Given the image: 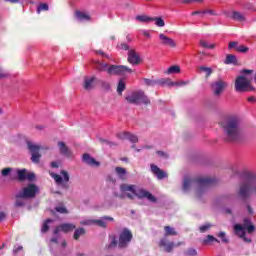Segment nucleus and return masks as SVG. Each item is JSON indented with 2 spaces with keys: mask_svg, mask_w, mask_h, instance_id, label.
Instances as JSON below:
<instances>
[{
  "mask_svg": "<svg viewBox=\"0 0 256 256\" xmlns=\"http://www.w3.org/2000/svg\"><path fill=\"white\" fill-rule=\"evenodd\" d=\"M223 133L224 141L227 143H237L243 138L241 120L237 116H229L219 123Z\"/></svg>",
  "mask_w": 256,
  "mask_h": 256,
  "instance_id": "obj_1",
  "label": "nucleus"
},
{
  "mask_svg": "<svg viewBox=\"0 0 256 256\" xmlns=\"http://www.w3.org/2000/svg\"><path fill=\"white\" fill-rule=\"evenodd\" d=\"M217 185V179L209 177H198L195 179L185 178L183 182V191H189L191 187L195 188L196 196L201 197L210 187Z\"/></svg>",
  "mask_w": 256,
  "mask_h": 256,
  "instance_id": "obj_2",
  "label": "nucleus"
},
{
  "mask_svg": "<svg viewBox=\"0 0 256 256\" xmlns=\"http://www.w3.org/2000/svg\"><path fill=\"white\" fill-rule=\"evenodd\" d=\"M120 190L122 193H127L128 191L130 193H133L138 199H148V201H151V203H157V198L151 194V192L141 188L137 191V186L133 184H122L120 186Z\"/></svg>",
  "mask_w": 256,
  "mask_h": 256,
  "instance_id": "obj_3",
  "label": "nucleus"
},
{
  "mask_svg": "<svg viewBox=\"0 0 256 256\" xmlns=\"http://www.w3.org/2000/svg\"><path fill=\"white\" fill-rule=\"evenodd\" d=\"M234 230L238 235H240L242 239H244V241H246V243H251V239L246 238L245 235H247V233L251 235V233L255 231V225H253L249 218H245L243 220V225L235 224ZM245 230L247 231V233L245 232Z\"/></svg>",
  "mask_w": 256,
  "mask_h": 256,
  "instance_id": "obj_4",
  "label": "nucleus"
},
{
  "mask_svg": "<svg viewBox=\"0 0 256 256\" xmlns=\"http://www.w3.org/2000/svg\"><path fill=\"white\" fill-rule=\"evenodd\" d=\"M127 103H130L131 105H141L143 103L144 105H150L151 100H149V97L145 95L144 91H136L132 92L128 96H126Z\"/></svg>",
  "mask_w": 256,
  "mask_h": 256,
  "instance_id": "obj_5",
  "label": "nucleus"
},
{
  "mask_svg": "<svg viewBox=\"0 0 256 256\" xmlns=\"http://www.w3.org/2000/svg\"><path fill=\"white\" fill-rule=\"evenodd\" d=\"M235 91L243 93L245 91H255V88L251 85V80L247 79L244 75L237 76L235 80Z\"/></svg>",
  "mask_w": 256,
  "mask_h": 256,
  "instance_id": "obj_6",
  "label": "nucleus"
},
{
  "mask_svg": "<svg viewBox=\"0 0 256 256\" xmlns=\"http://www.w3.org/2000/svg\"><path fill=\"white\" fill-rule=\"evenodd\" d=\"M60 174L63 177H61V175L59 174H52V178L54 179L55 183H57V185L61 186L62 189L69 191V189H71V186L69 185V181L71 179V177L69 176V172H67L66 170H62Z\"/></svg>",
  "mask_w": 256,
  "mask_h": 256,
  "instance_id": "obj_7",
  "label": "nucleus"
},
{
  "mask_svg": "<svg viewBox=\"0 0 256 256\" xmlns=\"http://www.w3.org/2000/svg\"><path fill=\"white\" fill-rule=\"evenodd\" d=\"M131 239H133V233H131L129 229L124 228L119 235V240H118L119 249L127 248L129 243H131Z\"/></svg>",
  "mask_w": 256,
  "mask_h": 256,
  "instance_id": "obj_8",
  "label": "nucleus"
},
{
  "mask_svg": "<svg viewBox=\"0 0 256 256\" xmlns=\"http://www.w3.org/2000/svg\"><path fill=\"white\" fill-rule=\"evenodd\" d=\"M20 192L28 199H35L39 195V186L35 183H30L26 187H23Z\"/></svg>",
  "mask_w": 256,
  "mask_h": 256,
  "instance_id": "obj_9",
  "label": "nucleus"
},
{
  "mask_svg": "<svg viewBox=\"0 0 256 256\" xmlns=\"http://www.w3.org/2000/svg\"><path fill=\"white\" fill-rule=\"evenodd\" d=\"M126 73H135V70L125 65H110L108 75H125Z\"/></svg>",
  "mask_w": 256,
  "mask_h": 256,
  "instance_id": "obj_10",
  "label": "nucleus"
},
{
  "mask_svg": "<svg viewBox=\"0 0 256 256\" xmlns=\"http://www.w3.org/2000/svg\"><path fill=\"white\" fill-rule=\"evenodd\" d=\"M228 85L229 84L226 81L219 78L218 80H216L215 82H213L211 84V89L213 91V94L216 97H219V95H221V93H223V91H225V89H227Z\"/></svg>",
  "mask_w": 256,
  "mask_h": 256,
  "instance_id": "obj_11",
  "label": "nucleus"
},
{
  "mask_svg": "<svg viewBox=\"0 0 256 256\" xmlns=\"http://www.w3.org/2000/svg\"><path fill=\"white\" fill-rule=\"evenodd\" d=\"M28 149L31 152V161L32 163H39L41 161V153L39 151L41 150V146L34 144L33 142H28Z\"/></svg>",
  "mask_w": 256,
  "mask_h": 256,
  "instance_id": "obj_12",
  "label": "nucleus"
},
{
  "mask_svg": "<svg viewBox=\"0 0 256 256\" xmlns=\"http://www.w3.org/2000/svg\"><path fill=\"white\" fill-rule=\"evenodd\" d=\"M181 245H183V242H178L175 244L174 242L169 241L167 238H161L158 243V247L164 248L166 253H172L175 247H181Z\"/></svg>",
  "mask_w": 256,
  "mask_h": 256,
  "instance_id": "obj_13",
  "label": "nucleus"
},
{
  "mask_svg": "<svg viewBox=\"0 0 256 256\" xmlns=\"http://www.w3.org/2000/svg\"><path fill=\"white\" fill-rule=\"evenodd\" d=\"M127 61L128 63H130V65L137 66L141 65L143 60L141 59V55H139V53L135 51V49H131L128 51Z\"/></svg>",
  "mask_w": 256,
  "mask_h": 256,
  "instance_id": "obj_14",
  "label": "nucleus"
},
{
  "mask_svg": "<svg viewBox=\"0 0 256 256\" xmlns=\"http://www.w3.org/2000/svg\"><path fill=\"white\" fill-rule=\"evenodd\" d=\"M27 197H25L21 192H18L15 195L14 208L15 209H23V207L27 206Z\"/></svg>",
  "mask_w": 256,
  "mask_h": 256,
  "instance_id": "obj_15",
  "label": "nucleus"
},
{
  "mask_svg": "<svg viewBox=\"0 0 256 256\" xmlns=\"http://www.w3.org/2000/svg\"><path fill=\"white\" fill-rule=\"evenodd\" d=\"M150 168H151V172L157 177V179L159 180L167 179L168 177L167 172L163 171L157 165L151 164Z\"/></svg>",
  "mask_w": 256,
  "mask_h": 256,
  "instance_id": "obj_16",
  "label": "nucleus"
},
{
  "mask_svg": "<svg viewBox=\"0 0 256 256\" xmlns=\"http://www.w3.org/2000/svg\"><path fill=\"white\" fill-rule=\"evenodd\" d=\"M97 78L95 76L92 77H84V83L83 88L85 91H92V89H95V80Z\"/></svg>",
  "mask_w": 256,
  "mask_h": 256,
  "instance_id": "obj_17",
  "label": "nucleus"
},
{
  "mask_svg": "<svg viewBox=\"0 0 256 256\" xmlns=\"http://www.w3.org/2000/svg\"><path fill=\"white\" fill-rule=\"evenodd\" d=\"M159 39H160L162 45H165L166 47H172V48L177 47L175 40L167 37L165 34H160Z\"/></svg>",
  "mask_w": 256,
  "mask_h": 256,
  "instance_id": "obj_18",
  "label": "nucleus"
},
{
  "mask_svg": "<svg viewBox=\"0 0 256 256\" xmlns=\"http://www.w3.org/2000/svg\"><path fill=\"white\" fill-rule=\"evenodd\" d=\"M58 147L61 155H65V157H71V150L67 147L65 142H58Z\"/></svg>",
  "mask_w": 256,
  "mask_h": 256,
  "instance_id": "obj_19",
  "label": "nucleus"
},
{
  "mask_svg": "<svg viewBox=\"0 0 256 256\" xmlns=\"http://www.w3.org/2000/svg\"><path fill=\"white\" fill-rule=\"evenodd\" d=\"M74 16L78 21H91V16L80 10H76Z\"/></svg>",
  "mask_w": 256,
  "mask_h": 256,
  "instance_id": "obj_20",
  "label": "nucleus"
},
{
  "mask_svg": "<svg viewBox=\"0 0 256 256\" xmlns=\"http://www.w3.org/2000/svg\"><path fill=\"white\" fill-rule=\"evenodd\" d=\"M60 227L63 233H71V231H75L76 228L75 224L72 223H63Z\"/></svg>",
  "mask_w": 256,
  "mask_h": 256,
  "instance_id": "obj_21",
  "label": "nucleus"
},
{
  "mask_svg": "<svg viewBox=\"0 0 256 256\" xmlns=\"http://www.w3.org/2000/svg\"><path fill=\"white\" fill-rule=\"evenodd\" d=\"M230 18L233 19V21H239L240 23L245 21V14L239 12V11H233Z\"/></svg>",
  "mask_w": 256,
  "mask_h": 256,
  "instance_id": "obj_22",
  "label": "nucleus"
},
{
  "mask_svg": "<svg viewBox=\"0 0 256 256\" xmlns=\"http://www.w3.org/2000/svg\"><path fill=\"white\" fill-rule=\"evenodd\" d=\"M94 69H96V71H107L109 70V64L107 63H101L99 61L94 62Z\"/></svg>",
  "mask_w": 256,
  "mask_h": 256,
  "instance_id": "obj_23",
  "label": "nucleus"
},
{
  "mask_svg": "<svg viewBox=\"0 0 256 256\" xmlns=\"http://www.w3.org/2000/svg\"><path fill=\"white\" fill-rule=\"evenodd\" d=\"M156 85H160L161 87H165V85H167L168 87H173L175 83H173L169 78H162L156 80Z\"/></svg>",
  "mask_w": 256,
  "mask_h": 256,
  "instance_id": "obj_24",
  "label": "nucleus"
},
{
  "mask_svg": "<svg viewBox=\"0 0 256 256\" xmlns=\"http://www.w3.org/2000/svg\"><path fill=\"white\" fill-rule=\"evenodd\" d=\"M225 65H237V56L228 54L224 61Z\"/></svg>",
  "mask_w": 256,
  "mask_h": 256,
  "instance_id": "obj_25",
  "label": "nucleus"
},
{
  "mask_svg": "<svg viewBox=\"0 0 256 256\" xmlns=\"http://www.w3.org/2000/svg\"><path fill=\"white\" fill-rule=\"evenodd\" d=\"M136 21H139V23H151L153 21V17H149L147 15H137L135 17Z\"/></svg>",
  "mask_w": 256,
  "mask_h": 256,
  "instance_id": "obj_26",
  "label": "nucleus"
},
{
  "mask_svg": "<svg viewBox=\"0 0 256 256\" xmlns=\"http://www.w3.org/2000/svg\"><path fill=\"white\" fill-rule=\"evenodd\" d=\"M164 231H165V237H173L175 235H178L177 231H175V228L171 226H165Z\"/></svg>",
  "mask_w": 256,
  "mask_h": 256,
  "instance_id": "obj_27",
  "label": "nucleus"
},
{
  "mask_svg": "<svg viewBox=\"0 0 256 256\" xmlns=\"http://www.w3.org/2000/svg\"><path fill=\"white\" fill-rule=\"evenodd\" d=\"M116 174L118 175L119 179L125 180V175H127V170L123 167H116L115 168Z\"/></svg>",
  "mask_w": 256,
  "mask_h": 256,
  "instance_id": "obj_28",
  "label": "nucleus"
},
{
  "mask_svg": "<svg viewBox=\"0 0 256 256\" xmlns=\"http://www.w3.org/2000/svg\"><path fill=\"white\" fill-rule=\"evenodd\" d=\"M85 233H87L85 228H78L74 231L73 239H75V241H78L79 237H81V235H85Z\"/></svg>",
  "mask_w": 256,
  "mask_h": 256,
  "instance_id": "obj_29",
  "label": "nucleus"
},
{
  "mask_svg": "<svg viewBox=\"0 0 256 256\" xmlns=\"http://www.w3.org/2000/svg\"><path fill=\"white\" fill-rule=\"evenodd\" d=\"M50 223H53V219H46L42 225V228H41V232L42 233H47V231H49L50 227H49V224Z\"/></svg>",
  "mask_w": 256,
  "mask_h": 256,
  "instance_id": "obj_30",
  "label": "nucleus"
},
{
  "mask_svg": "<svg viewBox=\"0 0 256 256\" xmlns=\"http://www.w3.org/2000/svg\"><path fill=\"white\" fill-rule=\"evenodd\" d=\"M18 181H25L27 179V169L17 171Z\"/></svg>",
  "mask_w": 256,
  "mask_h": 256,
  "instance_id": "obj_31",
  "label": "nucleus"
},
{
  "mask_svg": "<svg viewBox=\"0 0 256 256\" xmlns=\"http://www.w3.org/2000/svg\"><path fill=\"white\" fill-rule=\"evenodd\" d=\"M124 137L126 139H129L131 141V143H137L139 141V138L136 135L131 134L129 132H125Z\"/></svg>",
  "mask_w": 256,
  "mask_h": 256,
  "instance_id": "obj_32",
  "label": "nucleus"
},
{
  "mask_svg": "<svg viewBox=\"0 0 256 256\" xmlns=\"http://www.w3.org/2000/svg\"><path fill=\"white\" fill-rule=\"evenodd\" d=\"M92 223L94 225H97L98 227H102V229H105L107 227V222H105V219H97V220H92Z\"/></svg>",
  "mask_w": 256,
  "mask_h": 256,
  "instance_id": "obj_33",
  "label": "nucleus"
},
{
  "mask_svg": "<svg viewBox=\"0 0 256 256\" xmlns=\"http://www.w3.org/2000/svg\"><path fill=\"white\" fill-rule=\"evenodd\" d=\"M143 82L147 87H155L157 85V80L155 79L143 78Z\"/></svg>",
  "mask_w": 256,
  "mask_h": 256,
  "instance_id": "obj_34",
  "label": "nucleus"
},
{
  "mask_svg": "<svg viewBox=\"0 0 256 256\" xmlns=\"http://www.w3.org/2000/svg\"><path fill=\"white\" fill-rule=\"evenodd\" d=\"M199 71L206 73V78L211 77V74L213 73V69L207 66H199Z\"/></svg>",
  "mask_w": 256,
  "mask_h": 256,
  "instance_id": "obj_35",
  "label": "nucleus"
},
{
  "mask_svg": "<svg viewBox=\"0 0 256 256\" xmlns=\"http://www.w3.org/2000/svg\"><path fill=\"white\" fill-rule=\"evenodd\" d=\"M181 72V67L177 66V65H174V66H171L170 68H168L167 70V74L168 75H171L173 73H180Z\"/></svg>",
  "mask_w": 256,
  "mask_h": 256,
  "instance_id": "obj_36",
  "label": "nucleus"
},
{
  "mask_svg": "<svg viewBox=\"0 0 256 256\" xmlns=\"http://www.w3.org/2000/svg\"><path fill=\"white\" fill-rule=\"evenodd\" d=\"M55 211L57 213H60L61 215H67L69 214V210L65 206H56Z\"/></svg>",
  "mask_w": 256,
  "mask_h": 256,
  "instance_id": "obj_37",
  "label": "nucleus"
},
{
  "mask_svg": "<svg viewBox=\"0 0 256 256\" xmlns=\"http://www.w3.org/2000/svg\"><path fill=\"white\" fill-rule=\"evenodd\" d=\"M153 21H155V25L157 27H165V21L161 17H152Z\"/></svg>",
  "mask_w": 256,
  "mask_h": 256,
  "instance_id": "obj_38",
  "label": "nucleus"
},
{
  "mask_svg": "<svg viewBox=\"0 0 256 256\" xmlns=\"http://www.w3.org/2000/svg\"><path fill=\"white\" fill-rule=\"evenodd\" d=\"M200 47H203L204 49H215V44H209L205 40H200Z\"/></svg>",
  "mask_w": 256,
  "mask_h": 256,
  "instance_id": "obj_39",
  "label": "nucleus"
},
{
  "mask_svg": "<svg viewBox=\"0 0 256 256\" xmlns=\"http://www.w3.org/2000/svg\"><path fill=\"white\" fill-rule=\"evenodd\" d=\"M215 241L216 243H219V240L215 238L213 235H207L206 239L203 240L204 245H207V243H211Z\"/></svg>",
  "mask_w": 256,
  "mask_h": 256,
  "instance_id": "obj_40",
  "label": "nucleus"
},
{
  "mask_svg": "<svg viewBox=\"0 0 256 256\" xmlns=\"http://www.w3.org/2000/svg\"><path fill=\"white\" fill-rule=\"evenodd\" d=\"M125 88H126L125 82L123 80H119L118 86H117V92L119 93V95L123 93Z\"/></svg>",
  "mask_w": 256,
  "mask_h": 256,
  "instance_id": "obj_41",
  "label": "nucleus"
},
{
  "mask_svg": "<svg viewBox=\"0 0 256 256\" xmlns=\"http://www.w3.org/2000/svg\"><path fill=\"white\" fill-rule=\"evenodd\" d=\"M243 9H245L246 11H256L255 9V4L251 3V2H247L243 5Z\"/></svg>",
  "mask_w": 256,
  "mask_h": 256,
  "instance_id": "obj_42",
  "label": "nucleus"
},
{
  "mask_svg": "<svg viewBox=\"0 0 256 256\" xmlns=\"http://www.w3.org/2000/svg\"><path fill=\"white\" fill-rule=\"evenodd\" d=\"M41 11H49V5L47 3H42L37 7V13H41Z\"/></svg>",
  "mask_w": 256,
  "mask_h": 256,
  "instance_id": "obj_43",
  "label": "nucleus"
},
{
  "mask_svg": "<svg viewBox=\"0 0 256 256\" xmlns=\"http://www.w3.org/2000/svg\"><path fill=\"white\" fill-rule=\"evenodd\" d=\"M236 51L238 53H247V51H249V47H247L245 45H239L236 47Z\"/></svg>",
  "mask_w": 256,
  "mask_h": 256,
  "instance_id": "obj_44",
  "label": "nucleus"
},
{
  "mask_svg": "<svg viewBox=\"0 0 256 256\" xmlns=\"http://www.w3.org/2000/svg\"><path fill=\"white\" fill-rule=\"evenodd\" d=\"M91 160H93V157H91L89 154H84L82 157V161H84L86 165H91Z\"/></svg>",
  "mask_w": 256,
  "mask_h": 256,
  "instance_id": "obj_45",
  "label": "nucleus"
},
{
  "mask_svg": "<svg viewBox=\"0 0 256 256\" xmlns=\"http://www.w3.org/2000/svg\"><path fill=\"white\" fill-rule=\"evenodd\" d=\"M211 229V224L207 223L199 227L200 233H205V231H209Z\"/></svg>",
  "mask_w": 256,
  "mask_h": 256,
  "instance_id": "obj_46",
  "label": "nucleus"
},
{
  "mask_svg": "<svg viewBox=\"0 0 256 256\" xmlns=\"http://www.w3.org/2000/svg\"><path fill=\"white\" fill-rule=\"evenodd\" d=\"M237 47H239V42L232 41L228 44V49H235L237 51Z\"/></svg>",
  "mask_w": 256,
  "mask_h": 256,
  "instance_id": "obj_47",
  "label": "nucleus"
},
{
  "mask_svg": "<svg viewBox=\"0 0 256 256\" xmlns=\"http://www.w3.org/2000/svg\"><path fill=\"white\" fill-rule=\"evenodd\" d=\"M117 238L113 237L112 241L110 242V244L108 246H106L107 249H113V247L117 246Z\"/></svg>",
  "mask_w": 256,
  "mask_h": 256,
  "instance_id": "obj_48",
  "label": "nucleus"
},
{
  "mask_svg": "<svg viewBox=\"0 0 256 256\" xmlns=\"http://www.w3.org/2000/svg\"><path fill=\"white\" fill-rule=\"evenodd\" d=\"M99 141H100V143H106V145H109L110 147L117 146V144L115 142H111V141L105 140L103 138H100Z\"/></svg>",
  "mask_w": 256,
  "mask_h": 256,
  "instance_id": "obj_49",
  "label": "nucleus"
},
{
  "mask_svg": "<svg viewBox=\"0 0 256 256\" xmlns=\"http://www.w3.org/2000/svg\"><path fill=\"white\" fill-rule=\"evenodd\" d=\"M185 255L188 256H197V250H195L194 248H190L185 252Z\"/></svg>",
  "mask_w": 256,
  "mask_h": 256,
  "instance_id": "obj_50",
  "label": "nucleus"
},
{
  "mask_svg": "<svg viewBox=\"0 0 256 256\" xmlns=\"http://www.w3.org/2000/svg\"><path fill=\"white\" fill-rule=\"evenodd\" d=\"M101 87L102 89H105V91H109V89H111V84H109V82L102 81Z\"/></svg>",
  "mask_w": 256,
  "mask_h": 256,
  "instance_id": "obj_51",
  "label": "nucleus"
},
{
  "mask_svg": "<svg viewBox=\"0 0 256 256\" xmlns=\"http://www.w3.org/2000/svg\"><path fill=\"white\" fill-rule=\"evenodd\" d=\"M218 237H219L220 239H222V243H229V240H227V238H225V232H220V233L218 234Z\"/></svg>",
  "mask_w": 256,
  "mask_h": 256,
  "instance_id": "obj_52",
  "label": "nucleus"
},
{
  "mask_svg": "<svg viewBox=\"0 0 256 256\" xmlns=\"http://www.w3.org/2000/svg\"><path fill=\"white\" fill-rule=\"evenodd\" d=\"M101 165L100 162H98L97 160H95V158H92L91 162H90V167H99Z\"/></svg>",
  "mask_w": 256,
  "mask_h": 256,
  "instance_id": "obj_53",
  "label": "nucleus"
},
{
  "mask_svg": "<svg viewBox=\"0 0 256 256\" xmlns=\"http://www.w3.org/2000/svg\"><path fill=\"white\" fill-rule=\"evenodd\" d=\"M27 181H33L35 179V173L30 172L26 174Z\"/></svg>",
  "mask_w": 256,
  "mask_h": 256,
  "instance_id": "obj_54",
  "label": "nucleus"
},
{
  "mask_svg": "<svg viewBox=\"0 0 256 256\" xmlns=\"http://www.w3.org/2000/svg\"><path fill=\"white\" fill-rule=\"evenodd\" d=\"M120 49H122L123 51H131V49L129 48V46L127 45V43H121L120 44Z\"/></svg>",
  "mask_w": 256,
  "mask_h": 256,
  "instance_id": "obj_55",
  "label": "nucleus"
},
{
  "mask_svg": "<svg viewBox=\"0 0 256 256\" xmlns=\"http://www.w3.org/2000/svg\"><path fill=\"white\" fill-rule=\"evenodd\" d=\"M10 173H11V168H4L2 170L3 177H7V175H9Z\"/></svg>",
  "mask_w": 256,
  "mask_h": 256,
  "instance_id": "obj_56",
  "label": "nucleus"
},
{
  "mask_svg": "<svg viewBox=\"0 0 256 256\" xmlns=\"http://www.w3.org/2000/svg\"><path fill=\"white\" fill-rule=\"evenodd\" d=\"M241 75H251V73H253V70H249V69H243L240 71Z\"/></svg>",
  "mask_w": 256,
  "mask_h": 256,
  "instance_id": "obj_57",
  "label": "nucleus"
},
{
  "mask_svg": "<svg viewBox=\"0 0 256 256\" xmlns=\"http://www.w3.org/2000/svg\"><path fill=\"white\" fill-rule=\"evenodd\" d=\"M157 155H159V157H163L164 159H167V157H169L167 155V153L163 152V151H156Z\"/></svg>",
  "mask_w": 256,
  "mask_h": 256,
  "instance_id": "obj_58",
  "label": "nucleus"
},
{
  "mask_svg": "<svg viewBox=\"0 0 256 256\" xmlns=\"http://www.w3.org/2000/svg\"><path fill=\"white\" fill-rule=\"evenodd\" d=\"M19 251H23V246L15 247V248L13 249L14 255H17V253H19Z\"/></svg>",
  "mask_w": 256,
  "mask_h": 256,
  "instance_id": "obj_59",
  "label": "nucleus"
},
{
  "mask_svg": "<svg viewBox=\"0 0 256 256\" xmlns=\"http://www.w3.org/2000/svg\"><path fill=\"white\" fill-rule=\"evenodd\" d=\"M207 13H209V15H217V14H215V10H204V11H202L203 15H205Z\"/></svg>",
  "mask_w": 256,
  "mask_h": 256,
  "instance_id": "obj_60",
  "label": "nucleus"
},
{
  "mask_svg": "<svg viewBox=\"0 0 256 256\" xmlns=\"http://www.w3.org/2000/svg\"><path fill=\"white\" fill-rule=\"evenodd\" d=\"M61 231H62V230H61V225H59V226H57V227L54 229V232H53V233H54L55 235H59V233H61Z\"/></svg>",
  "mask_w": 256,
  "mask_h": 256,
  "instance_id": "obj_61",
  "label": "nucleus"
},
{
  "mask_svg": "<svg viewBox=\"0 0 256 256\" xmlns=\"http://www.w3.org/2000/svg\"><path fill=\"white\" fill-rule=\"evenodd\" d=\"M248 102L249 103H256V99H255V97L254 96H250V97H248Z\"/></svg>",
  "mask_w": 256,
  "mask_h": 256,
  "instance_id": "obj_62",
  "label": "nucleus"
},
{
  "mask_svg": "<svg viewBox=\"0 0 256 256\" xmlns=\"http://www.w3.org/2000/svg\"><path fill=\"white\" fill-rule=\"evenodd\" d=\"M7 77H9V75H8L7 73H5V72H0V79H5V78H7Z\"/></svg>",
  "mask_w": 256,
  "mask_h": 256,
  "instance_id": "obj_63",
  "label": "nucleus"
},
{
  "mask_svg": "<svg viewBox=\"0 0 256 256\" xmlns=\"http://www.w3.org/2000/svg\"><path fill=\"white\" fill-rule=\"evenodd\" d=\"M247 211L249 215H253V208L251 207V205H247Z\"/></svg>",
  "mask_w": 256,
  "mask_h": 256,
  "instance_id": "obj_64",
  "label": "nucleus"
}]
</instances>
